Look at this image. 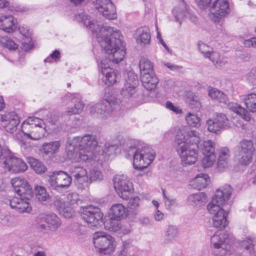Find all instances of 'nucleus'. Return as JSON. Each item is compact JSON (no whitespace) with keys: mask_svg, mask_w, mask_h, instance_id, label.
<instances>
[{"mask_svg":"<svg viewBox=\"0 0 256 256\" xmlns=\"http://www.w3.org/2000/svg\"><path fill=\"white\" fill-rule=\"evenodd\" d=\"M75 19L96 34L102 54V57L97 58V60L107 58L110 60V64L112 63L118 64L123 60L126 48L123 46L122 35L119 30L93 22L90 19L88 16L84 12L76 15Z\"/></svg>","mask_w":256,"mask_h":256,"instance_id":"f257e3e1","label":"nucleus"},{"mask_svg":"<svg viewBox=\"0 0 256 256\" xmlns=\"http://www.w3.org/2000/svg\"><path fill=\"white\" fill-rule=\"evenodd\" d=\"M124 152L127 158L133 156V166L141 170L148 168L154 160L155 151L147 146H136V145H127Z\"/></svg>","mask_w":256,"mask_h":256,"instance_id":"f03ea898","label":"nucleus"},{"mask_svg":"<svg viewBox=\"0 0 256 256\" xmlns=\"http://www.w3.org/2000/svg\"><path fill=\"white\" fill-rule=\"evenodd\" d=\"M138 76L132 71L128 72L126 82L120 92L122 96L138 104L142 103L144 96L138 90Z\"/></svg>","mask_w":256,"mask_h":256,"instance_id":"7ed1b4c3","label":"nucleus"},{"mask_svg":"<svg viewBox=\"0 0 256 256\" xmlns=\"http://www.w3.org/2000/svg\"><path fill=\"white\" fill-rule=\"evenodd\" d=\"M92 240L96 250L101 254H110L116 250L114 238L104 232L98 231L93 234Z\"/></svg>","mask_w":256,"mask_h":256,"instance_id":"20e7f679","label":"nucleus"},{"mask_svg":"<svg viewBox=\"0 0 256 256\" xmlns=\"http://www.w3.org/2000/svg\"><path fill=\"white\" fill-rule=\"evenodd\" d=\"M42 120L36 117H29L22 124V132L26 140H38L42 136L44 130L41 125Z\"/></svg>","mask_w":256,"mask_h":256,"instance_id":"39448f33","label":"nucleus"},{"mask_svg":"<svg viewBox=\"0 0 256 256\" xmlns=\"http://www.w3.org/2000/svg\"><path fill=\"white\" fill-rule=\"evenodd\" d=\"M92 145H66L65 150L68 158L78 162L96 160L92 152Z\"/></svg>","mask_w":256,"mask_h":256,"instance_id":"423d86ee","label":"nucleus"},{"mask_svg":"<svg viewBox=\"0 0 256 256\" xmlns=\"http://www.w3.org/2000/svg\"><path fill=\"white\" fill-rule=\"evenodd\" d=\"M176 1L178 4L172 10V14L174 18L175 22L181 26L182 22L186 18H188L192 22L196 24L198 21V17L184 0H176Z\"/></svg>","mask_w":256,"mask_h":256,"instance_id":"0eeeda50","label":"nucleus"},{"mask_svg":"<svg viewBox=\"0 0 256 256\" xmlns=\"http://www.w3.org/2000/svg\"><path fill=\"white\" fill-rule=\"evenodd\" d=\"M119 109V105L114 101L104 100L101 102L93 106L91 108L90 112L92 114H100L102 118L110 116H118L120 114Z\"/></svg>","mask_w":256,"mask_h":256,"instance_id":"6e6552de","label":"nucleus"},{"mask_svg":"<svg viewBox=\"0 0 256 256\" xmlns=\"http://www.w3.org/2000/svg\"><path fill=\"white\" fill-rule=\"evenodd\" d=\"M228 236L224 232H217L211 238L210 246L214 256H225L228 252Z\"/></svg>","mask_w":256,"mask_h":256,"instance_id":"1a4fd4ad","label":"nucleus"},{"mask_svg":"<svg viewBox=\"0 0 256 256\" xmlns=\"http://www.w3.org/2000/svg\"><path fill=\"white\" fill-rule=\"evenodd\" d=\"M114 189L118 196L124 200H128L134 192L132 182L125 175L116 176L114 180Z\"/></svg>","mask_w":256,"mask_h":256,"instance_id":"9d476101","label":"nucleus"},{"mask_svg":"<svg viewBox=\"0 0 256 256\" xmlns=\"http://www.w3.org/2000/svg\"><path fill=\"white\" fill-rule=\"evenodd\" d=\"M103 214L100 209L92 205L83 208L82 217L90 228H98L102 224Z\"/></svg>","mask_w":256,"mask_h":256,"instance_id":"9b49d317","label":"nucleus"},{"mask_svg":"<svg viewBox=\"0 0 256 256\" xmlns=\"http://www.w3.org/2000/svg\"><path fill=\"white\" fill-rule=\"evenodd\" d=\"M256 154V145H239L234 152L235 160L239 164L244 166L249 165Z\"/></svg>","mask_w":256,"mask_h":256,"instance_id":"f8f14e48","label":"nucleus"},{"mask_svg":"<svg viewBox=\"0 0 256 256\" xmlns=\"http://www.w3.org/2000/svg\"><path fill=\"white\" fill-rule=\"evenodd\" d=\"M232 193V188L230 185H224L216 190L212 200L206 208H224L223 206L230 199Z\"/></svg>","mask_w":256,"mask_h":256,"instance_id":"ddd939ff","label":"nucleus"},{"mask_svg":"<svg viewBox=\"0 0 256 256\" xmlns=\"http://www.w3.org/2000/svg\"><path fill=\"white\" fill-rule=\"evenodd\" d=\"M200 145H182L178 149V152L183 165L190 166L194 164L198 159V150Z\"/></svg>","mask_w":256,"mask_h":256,"instance_id":"4468645a","label":"nucleus"},{"mask_svg":"<svg viewBox=\"0 0 256 256\" xmlns=\"http://www.w3.org/2000/svg\"><path fill=\"white\" fill-rule=\"evenodd\" d=\"M97 62L103 75V82L108 86L116 83L118 78V72L110 68V60L107 58L98 59Z\"/></svg>","mask_w":256,"mask_h":256,"instance_id":"2eb2a0df","label":"nucleus"},{"mask_svg":"<svg viewBox=\"0 0 256 256\" xmlns=\"http://www.w3.org/2000/svg\"><path fill=\"white\" fill-rule=\"evenodd\" d=\"M72 177L64 171H55L49 176L48 183L54 190L68 188L72 183Z\"/></svg>","mask_w":256,"mask_h":256,"instance_id":"dca6fc26","label":"nucleus"},{"mask_svg":"<svg viewBox=\"0 0 256 256\" xmlns=\"http://www.w3.org/2000/svg\"><path fill=\"white\" fill-rule=\"evenodd\" d=\"M14 190L20 196L31 198L32 196V188L29 182L24 178L16 177L11 180Z\"/></svg>","mask_w":256,"mask_h":256,"instance_id":"f3484780","label":"nucleus"},{"mask_svg":"<svg viewBox=\"0 0 256 256\" xmlns=\"http://www.w3.org/2000/svg\"><path fill=\"white\" fill-rule=\"evenodd\" d=\"M94 4L95 8L106 18L108 20L117 18L116 8L110 0H96Z\"/></svg>","mask_w":256,"mask_h":256,"instance_id":"a211bd4d","label":"nucleus"},{"mask_svg":"<svg viewBox=\"0 0 256 256\" xmlns=\"http://www.w3.org/2000/svg\"><path fill=\"white\" fill-rule=\"evenodd\" d=\"M4 167L8 171L13 173H19L25 172L28 166L22 160L14 156L10 152V156L3 161Z\"/></svg>","mask_w":256,"mask_h":256,"instance_id":"6ab92c4d","label":"nucleus"},{"mask_svg":"<svg viewBox=\"0 0 256 256\" xmlns=\"http://www.w3.org/2000/svg\"><path fill=\"white\" fill-rule=\"evenodd\" d=\"M206 209L208 212L212 216V223L214 228H222L227 226L228 212L224 208H206Z\"/></svg>","mask_w":256,"mask_h":256,"instance_id":"aec40b11","label":"nucleus"},{"mask_svg":"<svg viewBox=\"0 0 256 256\" xmlns=\"http://www.w3.org/2000/svg\"><path fill=\"white\" fill-rule=\"evenodd\" d=\"M176 144H198L200 139L198 133L194 130H180L175 137Z\"/></svg>","mask_w":256,"mask_h":256,"instance_id":"412c9836","label":"nucleus"},{"mask_svg":"<svg viewBox=\"0 0 256 256\" xmlns=\"http://www.w3.org/2000/svg\"><path fill=\"white\" fill-rule=\"evenodd\" d=\"M210 12L214 14V21L221 22L220 17L226 16L230 12L229 2L227 0H216L210 8Z\"/></svg>","mask_w":256,"mask_h":256,"instance_id":"4be33fe9","label":"nucleus"},{"mask_svg":"<svg viewBox=\"0 0 256 256\" xmlns=\"http://www.w3.org/2000/svg\"><path fill=\"white\" fill-rule=\"evenodd\" d=\"M2 126L6 132L12 134L16 131L20 122L18 114L14 112L6 113L1 116Z\"/></svg>","mask_w":256,"mask_h":256,"instance_id":"5701e85b","label":"nucleus"},{"mask_svg":"<svg viewBox=\"0 0 256 256\" xmlns=\"http://www.w3.org/2000/svg\"><path fill=\"white\" fill-rule=\"evenodd\" d=\"M200 149L204 155L201 165L204 168L212 166L216 163L215 148L213 145H200Z\"/></svg>","mask_w":256,"mask_h":256,"instance_id":"b1692460","label":"nucleus"},{"mask_svg":"<svg viewBox=\"0 0 256 256\" xmlns=\"http://www.w3.org/2000/svg\"><path fill=\"white\" fill-rule=\"evenodd\" d=\"M64 100H68L69 103L73 105L72 106L67 108L66 112L68 115L79 114L82 112L84 108V104L80 94H68L64 96Z\"/></svg>","mask_w":256,"mask_h":256,"instance_id":"393cba45","label":"nucleus"},{"mask_svg":"<svg viewBox=\"0 0 256 256\" xmlns=\"http://www.w3.org/2000/svg\"><path fill=\"white\" fill-rule=\"evenodd\" d=\"M230 156V150L226 146L218 150L216 169L218 172H224L228 168Z\"/></svg>","mask_w":256,"mask_h":256,"instance_id":"a878e982","label":"nucleus"},{"mask_svg":"<svg viewBox=\"0 0 256 256\" xmlns=\"http://www.w3.org/2000/svg\"><path fill=\"white\" fill-rule=\"evenodd\" d=\"M42 218L46 223V224H40L39 226L42 231L45 232H48L49 230L54 232L62 224L60 218L54 214L46 215Z\"/></svg>","mask_w":256,"mask_h":256,"instance_id":"bb28decb","label":"nucleus"},{"mask_svg":"<svg viewBox=\"0 0 256 256\" xmlns=\"http://www.w3.org/2000/svg\"><path fill=\"white\" fill-rule=\"evenodd\" d=\"M70 173L74 178V182L78 186L88 184L89 176L86 170L82 166H74L70 169Z\"/></svg>","mask_w":256,"mask_h":256,"instance_id":"cd10ccee","label":"nucleus"},{"mask_svg":"<svg viewBox=\"0 0 256 256\" xmlns=\"http://www.w3.org/2000/svg\"><path fill=\"white\" fill-rule=\"evenodd\" d=\"M30 199L23 196L14 197L10 200V204L11 208L16 209L20 212L28 213L32 210L30 202Z\"/></svg>","mask_w":256,"mask_h":256,"instance_id":"c85d7f7f","label":"nucleus"},{"mask_svg":"<svg viewBox=\"0 0 256 256\" xmlns=\"http://www.w3.org/2000/svg\"><path fill=\"white\" fill-rule=\"evenodd\" d=\"M134 36L138 44L141 46L148 45L150 42L151 36L149 28L146 26L138 28Z\"/></svg>","mask_w":256,"mask_h":256,"instance_id":"c756f323","label":"nucleus"},{"mask_svg":"<svg viewBox=\"0 0 256 256\" xmlns=\"http://www.w3.org/2000/svg\"><path fill=\"white\" fill-rule=\"evenodd\" d=\"M128 215L126 207L122 204H114L108 210V216L111 220H120Z\"/></svg>","mask_w":256,"mask_h":256,"instance_id":"7c9ffc66","label":"nucleus"},{"mask_svg":"<svg viewBox=\"0 0 256 256\" xmlns=\"http://www.w3.org/2000/svg\"><path fill=\"white\" fill-rule=\"evenodd\" d=\"M54 205L62 214L66 218H70L74 215V208L75 206L66 204L61 199L58 198L54 202Z\"/></svg>","mask_w":256,"mask_h":256,"instance_id":"2f4dec72","label":"nucleus"},{"mask_svg":"<svg viewBox=\"0 0 256 256\" xmlns=\"http://www.w3.org/2000/svg\"><path fill=\"white\" fill-rule=\"evenodd\" d=\"M143 86L148 90H154L158 82V79L154 72L140 76Z\"/></svg>","mask_w":256,"mask_h":256,"instance_id":"473e14b6","label":"nucleus"},{"mask_svg":"<svg viewBox=\"0 0 256 256\" xmlns=\"http://www.w3.org/2000/svg\"><path fill=\"white\" fill-rule=\"evenodd\" d=\"M16 28L14 18L12 16H0V30L6 32H11L14 31Z\"/></svg>","mask_w":256,"mask_h":256,"instance_id":"72a5a7b5","label":"nucleus"},{"mask_svg":"<svg viewBox=\"0 0 256 256\" xmlns=\"http://www.w3.org/2000/svg\"><path fill=\"white\" fill-rule=\"evenodd\" d=\"M210 182V177L206 174H200L192 178L190 184L193 188L200 190L206 187Z\"/></svg>","mask_w":256,"mask_h":256,"instance_id":"f704fd0d","label":"nucleus"},{"mask_svg":"<svg viewBox=\"0 0 256 256\" xmlns=\"http://www.w3.org/2000/svg\"><path fill=\"white\" fill-rule=\"evenodd\" d=\"M98 143L96 136L86 134L82 136H76L72 140L68 139L66 144H98Z\"/></svg>","mask_w":256,"mask_h":256,"instance_id":"c9c22d12","label":"nucleus"},{"mask_svg":"<svg viewBox=\"0 0 256 256\" xmlns=\"http://www.w3.org/2000/svg\"><path fill=\"white\" fill-rule=\"evenodd\" d=\"M232 111L240 115L244 120L249 121L251 119L250 114L236 102H230L228 100V103L224 104Z\"/></svg>","mask_w":256,"mask_h":256,"instance_id":"e433bc0d","label":"nucleus"},{"mask_svg":"<svg viewBox=\"0 0 256 256\" xmlns=\"http://www.w3.org/2000/svg\"><path fill=\"white\" fill-rule=\"evenodd\" d=\"M187 200L192 206H200L206 202L207 196L204 192H199L189 195Z\"/></svg>","mask_w":256,"mask_h":256,"instance_id":"4c0bfd02","label":"nucleus"},{"mask_svg":"<svg viewBox=\"0 0 256 256\" xmlns=\"http://www.w3.org/2000/svg\"><path fill=\"white\" fill-rule=\"evenodd\" d=\"M240 98L248 110L252 112H256V93L251 92Z\"/></svg>","mask_w":256,"mask_h":256,"instance_id":"58836bf2","label":"nucleus"},{"mask_svg":"<svg viewBox=\"0 0 256 256\" xmlns=\"http://www.w3.org/2000/svg\"><path fill=\"white\" fill-rule=\"evenodd\" d=\"M208 94L211 98L218 102L222 104L228 103V97L227 96L222 92L216 88L212 86L208 87Z\"/></svg>","mask_w":256,"mask_h":256,"instance_id":"ea45409f","label":"nucleus"},{"mask_svg":"<svg viewBox=\"0 0 256 256\" xmlns=\"http://www.w3.org/2000/svg\"><path fill=\"white\" fill-rule=\"evenodd\" d=\"M28 162L31 168L38 174H44L47 170L46 167L42 162L34 158H28Z\"/></svg>","mask_w":256,"mask_h":256,"instance_id":"a19ab883","label":"nucleus"},{"mask_svg":"<svg viewBox=\"0 0 256 256\" xmlns=\"http://www.w3.org/2000/svg\"><path fill=\"white\" fill-rule=\"evenodd\" d=\"M180 232L178 228L174 226H168L164 234V242L166 243L171 242L175 240L179 236Z\"/></svg>","mask_w":256,"mask_h":256,"instance_id":"79ce46f5","label":"nucleus"},{"mask_svg":"<svg viewBox=\"0 0 256 256\" xmlns=\"http://www.w3.org/2000/svg\"><path fill=\"white\" fill-rule=\"evenodd\" d=\"M140 76L153 72V64L147 58H142L139 62Z\"/></svg>","mask_w":256,"mask_h":256,"instance_id":"37998d69","label":"nucleus"},{"mask_svg":"<svg viewBox=\"0 0 256 256\" xmlns=\"http://www.w3.org/2000/svg\"><path fill=\"white\" fill-rule=\"evenodd\" d=\"M206 58H208L216 66V68H221L224 66L228 61L226 58L224 57H220V54L213 50L208 55Z\"/></svg>","mask_w":256,"mask_h":256,"instance_id":"c03bdc74","label":"nucleus"},{"mask_svg":"<svg viewBox=\"0 0 256 256\" xmlns=\"http://www.w3.org/2000/svg\"><path fill=\"white\" fill-rule=\"evenodd\" d=\"M34 190L36 198L38 201L44 202L50 198V195L44 186L36 185L34 186Z\"/></svg>","mask_w":256,"mask_h":256,"instance_id":"a18cd8bd","label":"nucleus"},{"mask_svg":"<svg viewBox=\"0 0 256 256\" xmlns=\"http://www.w3.org/2000/svg\"><path fill=\"white\" fill-rule=\"evenodd\" d=\"M214 119L218 125L217 126L218 128H220L221 130L229 126V120L224 114L217 113Z\"/></svg>","mask_w":256,"mask_h":256,"instance_id":"49530a36","label":"nucleus"},{"mask_svg":"<svg viewBox=\"0 0 256 256\" xmlns=\"http://www.w3.org/2000/svg\"><path fill=\"white\" fill-rule=\"evenodd\" d=\"M58 148L59 145H42L40 152L49 157H51L58 152Z\"/></svg>","mask_w":256,"mask_h":256,"instance_id":"de8ad7c7","label":"nucleus"},{"mask_svg":"<svg viewBox=\"0 0 256 256\" xmlns=\"http://www.w3.org/2000/svg\"><path fill=\"white\" fill-rule=\"evenodd\" d=\"M3 46L10 50H16L18 48V45L14 40L8 37H3L0 40Z\"/></svg>","mask_w":256,"mask_h":256,"instance_id":"09e8293b","label":"nucleus"},{"mask_svg":"<svg viewBox=\"0 0 256 256\" xmlns=\"http://www.w3.org/2000/svg\"><path fill=\"white\" fill-rule=\"evenodd\" d=\"M141 202L142 200L138 196L132 197L128 202V208L133 212L136 211L139 208Z\"/></svg>","mask_w":256,"mask_h":256,"instance_id":"8fccbe9b","label":"nucleus"},{"mask_svg":"<svg viewBox=\"0 0 256 256\" xmlns=\"http://www.w3.org/2000/svg\"><path fill=\"white\" fill-rule=\"evenodd\" d=\"M186 120L190 126L197 127L200 125V118L195 114L188 113L186 116Z\"/></svg>","mask_w":256,"mask_h":256,"instance_id":"3c124183","label":"nucleus"},{"mask_svg":"<svg viewBox=\"0 0 256 256\" xmlns=\"http://www.w3.org/2000/svg\"><path fill=\"white\" fill-rule=\"evenodd\" d=\"M80 201L79 196L76 193L72 192L67 194L66 200L64 201L66 204L76 206Z\"/></svg>","mask_w":256,"mask_h":256,"instance_id":"603ef678","label":"nucleus"},{"mask_svg":"<svg viewBox=\"0 0 256 256\" xmlns=\"http://www.w3.org/2000/svg\"><path fill=\"white\" fill-rule=\"evenodd\" d=\"M256 242L254 238H247L246 240H244L240 243L241 246L244 248L250 250V252L252 254L254 250V246Z\"/></svg>","mask_w":256,"mask_h":256,"instance_id":"864d4df0","label":"nucleus"},{"mask_svg":"<svg viewBox=\"0 0 256 256\" xmlns=\"http://www.w3.org/2000/svg\"><path fill=\"white\" fill-rule=\"evenodd\" d=\"M186 101L192 108L198 109L200 107V103L198 100V98L195 96L190 94L186 98Z\"/></svg>","mask_w":256,"mask_h":256,"instance_id":"5fc2aeb1","label":"nucleus"},{"mask_svg":"<svg viewBox=\"0 0 256 256\" xmlns=\"http://www.w3.org/2000/svg\"><path fill=\"white\" fill-rule=\"evenodd\" d=\"M90 178L92 180H101L103 178V175L101 171L94 168L90 170Z\"/></svg>","mask_w":256,"mask_h":256,"instance_id":"6e6d98bb","label":"nucleus"},{"mask_svg":"<svg viewBox=\"0 0 256 256\" xmlns=\"http://www.w3.org/2000/svg\"><path fill=\"white\" fill-rule=\"evenodd\" d=\"M199 50L204 55L205 58H207L208 55L212 52V48L209 47L202 42L198 43Z\"/></svg>","mask_w":256,"mask_h":256,"instance_id":"4d7b16f0","label":"nucleus"},{"mask_svg":"<svg viewBox=\"0 0 256 256\" xmlns=\"http://www.w3.org/2000/svg\"><path fill=\"white\" fill-rule=\"evenodd\" d=\"M10 151L6 145H0V160L3 161L10 156Z\"/></svg>","mask_w":256,"mask_h":256,"instance_id":"13d9d810","label":"nucleus"},{"mask_svg":"<svg viewBox=\"0 0 256 256\" xmlns=\"http://www.w3.org/2000/svg\"><path fill=\"white\" fill-rule=\"evenodd\" d=\"M162 194L163 197L164 198V204L167 208L170 209L172 206H174L176 205V199L170 197L166 196L164 190H162Z\"/></svg>","mask_w":256,"mask_h":256,"instance_id":"bf43d9fd","label":"nucleus"},{"mask_svg":"<svg viewBox=\"0 0 256 256\" xmlns=\"http://www.w3.org/2000/svg\"><path fill=\"white\" fill-rule=\"evenodd\" d=\"M208 125V131L216 133L217 132L221 130L220 128H218V124H216L214 119L212 120H208L206 122Z\"/></svg>","mask_w":256,"mask_h":256,"instance_id":"052dcab7","label":"nucleus"},{"mask_svg":"<svg viewBox=\"0 0 256 256\" xmlns=\"http://www.w3.org/2000/svg\"><path fill=\"white\" fill-rule=\"evenodd\" d=\"M18 30L20 34L24 36L26 39H28V40H30L31 33L26 26H20Z\"/></svg>","mask_w":256,"mask_h":256,"instance_id":"680f3d73","label":"nucleus"},{"mask_svg":"<svg viewBox=\"0 0 256 256\" xmlns=\"http://www.w3.org/2000/svg\"><path fill=\"white\" fill-rule=\"evenodd\" d=\"M246 78L250 82L256 84V68L250 70L246 75Z\"/></svg>","mask_w":256,"mask_h":256,"instance_id":"e2e57ef3","label":"nucleus"},{"mask_svg":"<svg viewBox=\"0 0 256 256\" xmlns=\"http://www.w3.org/2000/svg\"><path fill=\"white\" fill-rule=\"evenodd\" d=\"M60 58V52L58 50H55L50 56L44 60L45 62H52V60L56 61Z\"/></svg>","mask_w":256,"mask_h":256,"instance_id":"0e129e2a","label":"nucleus"},{"mask_svg":"<svg viewBox=\"0 0 256 256\" xmlns=\"http://www.w3.org/2000/svg\"><path fill=\"white\" fill-rule=\"evenodd\" d=\"M166 108L175 112L176 114H180L182 112V110L178 106H175L170 102H167L166 104Z\"/></svg>","mask_w":256,"mask_h":256,"instance_id":"69168bd1","label":"nucleus"},{"mask_svg":"<svg viewBox=\"0 0 256 256\" xmlns=\"http://www.w3.org/2000/svg\"><path fill=\"white\" fill-rule=\"evenodd\" d=\"M106 228L112 232H118L120 229V225L118 222H112L110 226H106Z\"/></svg>","mask_w":256,"mask_h":256,"instance_id":"338daca9","label":"nucleus"},{"mask_svg":"<svg viewBox=\"0 0 256 256\" xmlns=\"http://www.w3.org/2000/svg\"><path fill=\"white\" fill-rule=\"evenodd\" d=\"M196 2L198 4V7L201 9H206V8L210 3L212 2V0H196Z\"/></svg>","mask_w":256,"mask_h":256,"instance_id":"774afa93","label":"nucleus"}]
</instances>
